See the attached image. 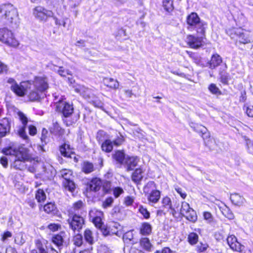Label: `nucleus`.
<instances>
[{"instance_id":"obj_1","label":"nucleus","mask_w":253,"mask_h":253,"mask_svg":"<svg viewBox=\"0 0 253 253\" xmlns=\"http://www.w3.org/2000/svg\"><path fill=\"white\" fill-rule=\"evenodd\" d=\"M0 22L12 28H17L20 23L17 9L11 4L0 5Z\"/></svg>"},{"instance_id":"obj_2","label":"nucleus","mask_w":253,"mask_h":253,"mask_svg":"<svg viewBox=\"0 0 253 253\" xmlns=\"http://www.w3.org/2000/svg\"><path fill=\"white\" fill-rule=\"evenodd\" d=\"M57 103L56 109L59 112L62 113L64 123L67 126H70L75 124L79 119L80 115L74 113L73 104L60 100Z\"/></svg>"},{"instance_id":"obj_3","label":"nucleus","mask_w":253,"mask_h":253,"mask_svg":"<svg viewBox=\"0 0 253 253\" xmlns=\"http://www.w3.org/2000/svg\"><path fill=\"white\" fill-rule=\"evenodd\" d=\"M186 20L189 25L188 29L190 31L195 30L198 34L205 36L207 23L201 20L196 13H191L187 16Z\"/></svg>"},{"instance_id":"obj_4","label":"nucleus","mask_w":253,"mask_h":253,"mask_svg":"<svg viewBox=\"0 0 253 253\" xmlns=\"http://www.w3.org/2000/svg\"><path fill=\"white\" fill-rule=\"evenodd\" d=\"M227 34L232 39L237 38V42L242 44H247L252 42L251 32L241 28H234L226 31Z\"/></svg>"},{"instance_id":"obj_5","label":"nucleus","mask_w":253,"mask_h":253,"mask_svg":"<svg viewBox=\"0 0 253 253\" xmlns=\"http://www.w3.org/2000/svg\"><path fill=\"white\" fill-rule=\"evenodd\" d=\"M0 41L10 46L16 47L19 45L13 32L6 27L0 28Z\"/></svg>"},{"instance_id":"obj_6","label":"nucleus","mask_w":253,"mask_h":253,"mask_svg":"<svg viewBox=\"0 0 253 253\" xmlns=\"http://www.w3.org/2000/svg\"><path fill=\"white\" fill-rule=\"evenodd\" d=\"M32 14L35 18L40 22H46L49 18L54 15L52 11L41 5L36 6L33 9Z\"/></svg>"},{"instance_id":"obj_7","label":"nucleus","mask_w":253,"mask_h":253,"mask_svg":"<svg viewBox=\"0 0 253 253\" xmlns=\"http://www.w3.org/2000/svg\"><path fill=\"white\" fill-rule=\"evenodd\" d=\"M180 213L191 222H195L197 220L196 211L190 207L189 204L185 202H182Z\"/></svg>"},{"instance_id":"obj_8","label":"nucleus","mask_w":253,"mask_h":253,"mask_svg":"<svg viewBox=\"0 0 253 253\" xmlns=\"http://www.w3.org/2000/svg\"><path fill=\"white\" fill-rule=\"evenodd\" d=\"M29 158L26 149L22 148L21 154L15 158L12 166L16 169L22 170L25 168L24 162L28 161Z\"/></svg>"},{"instance_id":"obj_9","label":"nucleus","mask_w":253,"mask_h":253,"mask_svg":"<svg viewBox=\"0 0 253 253\" xmlns=\"http://www.w3.org/2000/svg\"><path fill=\"white\" fill-rule=\"evenodd\" d=\"M30 87V82H22L19 84H15L10 86V89L17 96L22 97L28 92Z\"/></svg>"},{"instance_id":"obj_10","label":"nucleus","mask_w":253,"mask_h":253,"mask_svg":"<svg viewBox=\"0 0 253 253\" xmlns=\"http://www.w3.org/2000/svg\"><path fill=\"white\" fill-rule=\"evenodd\" d=\"M70 227L75 232L79 231L84 224V219L80 215L75 214L67 220Z\"/></svg>"},{"instance_id":"obj_11","label":"nucleus","mask_w":253,"mask_h":253,"mask_svg":"<svg viewBox=\"0 0 253 253\" xmlns=\"http://www.w3.org/2000/svg\"><path fill=\"white\" fill-rule=\"evenodd\" d=\"M75 91L77 93H80L83 97L88 101H90L91 99L94 98V94L92 90L84 85H77L75 87Z\"/></svg>"},{"instance_id":"obj_12","label":"nucleus","mask_w":253,"mask_h":253,"mask_svg":"<svg viewBox=\"0 0 253 253\" xmlns=\"http://www.w3.org/2000/svg\"><path fill=\"white\" fill-rule=\"evenodd\" d=\"M11 119L4 118L0 120V137H3L10 132L11 129Z\"/></svg>"},{"instance_id":"obj_13","label":"nucleus","mask_w":253,"mask_h":253,"mask_svg":"<svg viewBox=\"0 0 253 253\" xmlns=\"http://www.w3.org/2000/svg\"><path fill=\"white\" fill-rule=\"evenodd\" d=\"M32 86L41 93L48 87L46 79L42 77H36L33 82Z\"/></svg>"},{"instance_id":"obj_14","label":"nucleus","mask_w":253,"mask_h":253,"mask_svg":"<svg viewBox=\"0 0 253 253\" xmlns=\"http://www.w3.org/2000/svg\"><path fill=\"white\" fill-rule=\"evenodd\" d=\"M187 44L194 49H197L203 45V37H199L193 35H188L186 39Z\"/></svg>"},{"instance_id":"obj_15","label":"nucleus","mask_w":253,"mask_h":253,"mask_svg":"<svg viewBox=\"0 0 253 253\" xmlns=\"http://www.w3.org/2000/svg\"><path fill=\"white\" fill-rule=\"evenodd\" d=\"M227 242L230 249L236 252H241L244 246L237 241V238L234 235H229L227 239Z\"/></svg>"},{"instance_id":"obj_16","label":"nucleus","mask_w":253,"mask_h":253,"mask_svg":"<svg viewBox=\"0 0 253 253\" xmlns=\"http://www.w3.org/2000/svg\"><path fill=\"white\" fill-rule=\"evenodd\" d=\"M138 162V159L137 157L126 156L123 166L126 168L127 171H130L136 166Z\"/></svg>"},{"instance_id":"obj_17","label":"nucleus","mask_w":253,"mask_h":253,"mask_svg":"<svg viewBox=\"0 0 253 253\" xmlns=\"http://www.w3.org/2000/svg\"><path fill=\"white\" fill-rule=\"evenodd\" d=\"M66 237V233L65 232H61L59 234L53 235L52 237V242L58 247L59 250L63 246Z\"/></svg>"},{"instance_id":"obj_18","label":"nucleus","mask_w":253,"mask_h":253,"mask_svg":"<svg viewBox=\"0 0 253 253\" xmlns=\"http://www.w3.org/2000/svg\"><path fill=\"white\" fill-rule=\"evenodd\" d=\"M41 92L36 90L32 86V84L30 83V87L28 89V92L26 95L31 101H35L38 100L41 98Z\"/></svg>"},{"instance_id":"obj_19","label":"nucleus","mask_w":253,"mask_h":253,"mask_svg":"<svg viewBox=\"0 0 253 253\" xmlns=\"http://www.w3.org/2000/svg\"><path fill=\"white\" fill-rule=\"evenodd\" d=\"M222 62L221 57L217 53L212 55L211 60L208 63L209 68L213 69L219 66Z\"/></svg>"},{"instance_id":"obj_20","label":"nucleus","mask_w":253,"mask_h":253,"mask_svg":"<svg viewBox=\"0 0 253 253\" xmlns=\"http://www.w3.org/2000/svg\"><path fill=\"white\" fill-rule=\"evenodd\" d=\"M126 156L124 152L122 150H117L116 151L114 154L112 155V157L116 162L123 166L125 160Z\"/></svg>"},{"instance_id":"obj_21","label":"nucleus","mask_w":253,"mask_h":253,"mask_svg":"<svg viewBox=\"0 0 253 253\" xmlns=\"http://www.w3.org/2000/svg\"><path fill=\"white\" fill-rule=\"evenodd\" d=\"M230 200L233 204L238 206H242L246 202L245 198L237 193L231 194Z\"/></svg>"},{"instance_id":"obj_22","label":"nucleus","mask_w":253,"mask_h":253,"mask_svg":"<svg viewBox=\"0 0 253 253\" xmlns=\"http://www.w3.org/2000/svg\"><path fill=\"white\" fill-rule=\"evenodd\" d=\"M140 246L145 251L151 252L153 248L150 240L146 237L141 238L140 240Z\"/></svg>"},{"instance_id":"obj_23","label":"nucleus","mask_w":253,"mask_h":253,"mask_svg":"<svg viewBox=\"0 0 253 253\" xmlns=\"http://www.w3.org/2000/svg\"><path fill=\"white\" fill-rule=\"evenodd\" d=\"M103 82L105 85L113 89L119 88V83L117 80L113 78H105L103 79Z\"/></svg>"},{"instance_id":"obj_24","label":"nucleus","mask_w":253,"mask_h":253,"mask_svg":"<svg viewBox=\"0 0 253 253\" xmlns=\"http://www.w3.org/2000/svg\"><path fill=\"white\" fill-rule=\"evenodd\" d=\"M35 244L36 249L32 250L31 253H48L46 251V246L43 244L40 240H36Z\"/></svg>"},{"instance_id":"obj_25","label":"nucleus","mask_w":253,"mask_h":253,"mask_svg":"<svg viewBox=\"0 0 253 253\" xmlns=\"http://www.w3.org/2000/svg\"><path fill=\"white\" fill-rule=\"evenodd\" d=\"M143 171L141 168L136 169L132 174V180L135 183H139L143 178Z\"/></svg>"},{"instance_id":"obj_26","label":"nucleus","mask_w":253,"mask_h":253,"mask_svg":"<svg viewBox=\"0 0 253 253\" xmlns=\"http://www.w3.org/2000/svg\"><path fill=\"white\" fill-rule=\"evenodd\" d=\"M160 192L157 190H153L148 196V200L150 203H157L160 198Z\"/></svg>"},{"instance_id":"obj_27","label":"nucleus","mask_w":253,"mask_h":253,"mask_svg":"<svg viewBox=\"0 0 253 253\" xmlns=\"http://www.w3.org/2000/svg\"><path fill=\"white\" fill-rule=\"evenodd\" d=\"M101 181L99 179L95 178L90 181L88 188L90 191H98L101 186Z\"/></svg>"},{"instance_id":"obj_28","label":"nucleus","mask_w":253,"mask_h":253,"mask_svg":"<svg viewBox=\"0 0 253 253\" xmlns=\"http://www.w3.org/2000/svg\"><path fill=\"white\" fill-rule=\"evenodd\" d=\"M152 232V226L148 222H143L140 227V234L143 236L149 235Z\"/></svg>"},{"instance_id":"obj_29","label":"nucleus","mask_w":253,"mask_h":253,"mask_svg":"<svg viewBox=\"0 0 253 253\" xmlns=\"http://www.w3.org/2000/svg\"><path fill=\"white\" fill-rule=\"evenodd\" d=\"M22 149L17 150L15 148H13L11 147L5 148L2 150V152L6 155H13L16 158L18 155H19L21 153Z\"/></svg>"},{"instance_id":"obj_30","label":"nucleus","mask_w":253,"mask_h":253,"mask_svg":"<svg viewBox=\"0 0 253 253\" xmlns=\"http://www.w3.org/2000/svg\"><path fill=\"white\" fill-rule=\"evenodd\" d=\"M62 184L64 189L66 191L73 193L76 189V185L73 180L62 181Z\"/></svg>"},{"instance_id":"obj_31","label":"nucleus","mask_w":253,"mask_h":253,"mask_svg":"<svg viewBox=\"0 0 253 253\" xmlns=\"http://www.w3.org/2000/svg\"><path fill=\"white\" fill-rule=\"evenodd\" d=\"M60 175L63 178V181H69L73 180V172L71 170L64 169L60 171Z\"/></svg>"},{"instance_id":"obj_32","label":"nucleus","mask_w":253,"mask_h":253,"mask_svg":"<svg viewBox=\"0 0 253 253\" xmlns=\"http://www.w3.org/2000/svg\"><path fill=\"white\" fill-rule=\"evenodd\" d=\"M101 148L103 151L110 152L113 148V142L110 139L105 140L101 145Z\"/></svg>"},{"instance_id":"obj_33","label":"nucleus","mask_w":253,"mask_h":253,"mask_svg":"<svg viewBox=\"0 0 253 253\" xmlns=\"http://www.w3.org/2000/svg\"><path fill=\"white\" fill-rule=\"evenodd\" d=\"M190 127L193 129L196 132L202 134V133L205 131H207V128L204 126L195 124L194 123H190L189 124Z\"/></svg>"},{"instance_id":"obj_34","label":"nucleus","mask_w":253,"mask_h":253,"mask_svg":"<svg viewBox=\"0 0 253 253\" xmlns=\"http://www.w3.org/2000/svg\"><path fill=\"white\" fill-rule=\"evenodd\" d=\"M103 215V213L101 211L96 209H91L89 212V217L90 220L97 217H102Z\"/></svg>"},{"instance_id":"obj_35","label":"nucleus","mask_w":253,"mask_h":253,"mask_svg":"<svg viewBox=\"0 0 253 253\" xmlns=\"http://www.w3.org/2000/svg\"><path fill=\"white\" fill-rule=\"evenodd\" d=\"M94 166L93 164L88 162H84L82 166V170L85 173H89L93 171Z\"/></svg>"},{"instance_id":"obj_36","label":"nucleus","mask_w":253,"mask_h":253,"mask_svg":"<svg viewBox=\"0 0 253 253\" xmlns=\"http://www.w3.org/2000/svg\"><path fill=\"white\" fill-rule=\"evenodd\" d=\"M60 152L62 156L65 157H71V153L69 148V145L64 144L60 146Z\"/></svg>"},{"instance_id":"obj_37","label":"nucleus","mask_w":253,"mask_h":253,"mask_svg":"<svg viewBox=\"0 0 253 253\" xmlns=\"http://www.w3.org/2000/svg\"><path fill=\"white\" fill-rule=\"evenodd\" d=\"M156 184L154 181H149L144 187L143 191L145 193L148 194L153 190H155Z\"/></svg>"},{"instance_id":"obj_38","label":"nucleus","mask_w":253,"mask_h":253,"mask_svg":"<svg viewBox=\"0 0 253 253\" xmlns=\"http://www.w3.org/2000/svg\"><path fill=\"white\" fill-rule=\"evenodd\" d=\"M84 237L87 242L90 244L93 243V237L92 232L89 229H86L84 232Z\"/></svg>"},{"instance_id":"obj_39","label":"nucleus","mask_w":253,"mask_h":253,"mask_svg":"<svg viewBox=\"0 0 253 253\" xmlns=\"http://www.w3.org/2000/svg\"><path fill=\"white\" fill-rule=\"evenodd\" d=\"M198 235L194 232L190 233L188 237V240L191 245L196 244L198 241Z\"/></svg>"},{"instance_id":"obj_40","label":"nucleus","mask_w":253,"mask_h":253,"mask_svg":"<svg viewBox=\"0 0 253 253\" xmlns=\"http://www.w3.org/2000/svg\"><path fill=\"white\" fill-rule=\"evenodd\" d=\"M36 198L38 202H43L46 198L44 191L42 190H38L36 194Z\"/></svg>"},{"instance_id":"obj_41","label":"nucleus","mask_w":253,"mask_h":253,"mask_svg":"<svg viewBox=\"0 0 253 253\" xmlns=\"http://www.w3.org/2000/svg\"><path fill=\"white\" fill-rule=\"evenodd\" d=\"M163 6L167 11H170L173 9L172 1L171 0H163Z\"/></svg>"},{"instance_id":"obj_42","label":"nucleus","mask_w":253,"mask_h":253,"mask_svg":"<svg viewBox=\"0 0 253 253\" xmlns=\"http://www.w3.org/2000/svg\"><path fill=\"white\" fill-rule=\"evenodd\" d=\"M219 75L220 82L223 84H227L229 80V74L226 72H221Z\"/></svg>"},{"instance_id":"obj_43","label":"nucleus","mask_w":253,"mask_h":253,"mask_svg":"<svg viewBox=\"0 0 253 253\" xmlns=\"http://www.w3.org/2000/svg\"><path fill=\"white\" fill-rule=\"evenodd\" d=\"M94 107L101 108L103 107V103L94 95V98H92L88 101Z\"/></svg>"},{"instance_id":"obj_44","label":"nucleus","mask_w":253,"mask_h":253,"mask_svg":"<svg viewBox=\"0 0 253 253\" xmlns=\"http://www.w3.org/2000/svg\"><path fill=\"white\" fill-rule=\"evenodd\" d=\"M132 231V230L129 231L124 234L123 238L124 242L126 243H129L133 239V234Z\"/></svg>"},{"instance_id":"obj_45","label":"nucleus","mask_w":253,"mask_h":253,"mask_svg":"<svg viewBox=\"0 0 253 253\" xmlns=\"http://www.w3.org/2000/svg\"><path fill=\"white\" fill-rule=\"evenodd\" d=\"M55 209L56 207L54 204L51 202L46 204L44 206V211L48 213L53 211H55Z\"/></svg>"},{"instance_id":"obj_46","label":"nucleus","mask_w":253,"mask_h":253,"mask_svg":"<svg viewBox=\"0 0 253 253\" xmlns=\"http://www.w3.org/2000/svg\"><path fill=\"white\" fill-rule=\"evenodd\" d=\"M58 74L62 77H66V75H72L71 72L68 70H65L63 67L59 66L57 70Z\"/></svg>"},{"instance_id":"obj_47","label":"nucleus","mask_w":253,"mask_h":253,"mask_svg":"<svg viewBox=\"0 0 253 253\" xmlns=\"http://www.w3.org/2000/svg\"><path fill=\"white\" fill-rule=\"evenodd\" d=\"M138 211L143 216L145 219H148L150 217V212L146 209V208L143 207L142 206L139 207Z\"/></svg>"},{"instance_id":"obj_48","label":"nucleus","mask_w":253,"mask_h":253,"mask_svg":"<svg viewBox=\"0 0 253 253\" xmlns=\"http://www.w3.org/2000/svg\"><path fill=\"white\" fill-rule=\"evenodd\" d=\"M163 206L166 209L171 208V202L170 199L168 197L164 198L162 200Z\"/></svg>"},{"instance_id":"obj_49","label":"nucleus","mask_w":253,"mask_h":253,"mask_svg":"<svg viewBox=\"0 0 253 253\" xmlns=\"http://www.w3.org/2000/svg\"><path fill=\"white\" fill-rule=\"evenodd\" d=\"M91 220L97 228L102 229L103 222L102 221V217H97Z\"/></svg>"},{"instance_id":"obj_50","label":"nucleus","mask_w":253,"mask_h":253,"mask_svg":"<svg viewBox=\"0 0 253 253\" xmlns=\"http://www.w3.org/2000/svg\"><path fill=\"white\" fill-rule=\"evenodd\" d=\"M84 207V204L83 202L80 200L76 202H75L73 204V208L75 211H78L79 210H82Z\"/></svg>"},{"instance_id":"obj_51","label":"nucleus","mask_w":253,"mask_h":253,"mask_svg":"<svg viewBox=\"0 0 253 253\" xmlns=\"http://www.w3.org/2000/svg\"><path fill=\"white\" fill-rule=\"evenodd\" d=\"M48 131L45 128H43L42 132V136H41V141L42 143H44L46 144L48 142V138H47Z\"/></svg>"},{"instance_id":"obj_52","label":"nucleus","mask_w":253,"mask_h":253,"mask_svg":"<svg viewBox=\"0 0 253 253\" xmlns=\"http://www.w3.org/2000/svg\"><path fill=\"white\" fill-rule=\"evenodd\" d=\"M209 89L210 91L213 94H221V91L219 90V88L216 86V85L214 84H211L209 87Z\"/></svg>"},{"instance_id":"obj_53","label":"nucleus","mask_w":253,"mask_h":253,"mask_svg":"<svg viewBox=\"0 0 253 253\" xmlns=\"http://www.w3.org/2000/svg\"><path fill=\"white\" fill-rule=\"evenodd\" d=\"M124 140V139L123 136L122 135L120 134L119 136H117V138H116L112 141L113 145L119 146L123 143Z\"/></svg>"},{"instance_id":"obj_54","label":"nucleus","mask_w":253,"mask_h":253,"mask_svg":"<svg viewBox=\"0 0 253 253\" xmlns=\"http://www.w3.org/2000/svg\"><path fill=\"white\" fill-rule=\"evenodd\" d=\"M113 194L116 198H118L124 193V190L120 187H116L113 189Z\"/></svg>"},{"instance_id":"obj_55","label":"nucleus","mask_w":253,"mask_h":253,"mask_svg":"<svg viewBox=\"0 0 253 253\" xmlns=\"http://www.w3.org/2000/svg\"><path fill=\"white\" fill-rule=\"evenodd\" d=\"M25 128L26 126H23L21 127L18 130V134L21 137L23 138L24 139L26 140L28 139V136L26 133Z\"/></svg>"},{"instance_id":"obj_56","label":"nucleus","mask_w":253,"mask_h":253,"mask_svg":"<svg viewBox=\"0 0 253 253\" xmlns=\"http://www.w3.org/2000/svg\"><path fill=\"white\" fill-rule=\"evenodd\" d=\"M187 53L189 57L192 58L196 63H198L200 62L199 57L196 53L188 51H187Z\"/></svg>"},{"instance_id":"obj_57","label":"nucleus","mask_w":253,"mask_h":253,"mask_svg":"<svg viewBox=\"0 0 253 253\" xmlns=\"http://www.w3.org/2000/svg\"><path fill=\"white\" fill-rule=\"evenodd\" d=\"M63 1L64 0H49L50 4L55 8H58L59 6L61 5Z\"/></svg>"},{"instance_id":"obj_58","label":"nucleus","mask_w":253,"mask_h":253,"mask_svg":"<svg viewBox=\"0 0 253 253\" xmlns=\"http://www.w3.org/2000/svg\"><path fill=\"white\" fill-rule=\"evenodd\" d=\"M134 200V198L132 196H126L125 198L124 199V204L126 206H129L132 205L133 203Z\"/></svg>"},{"instance_id":"obj_59","label":"nucleus","mask_w":253,"mask_h":253,"mask_svg":"<svg viewBox=\"0 0 253 253\" xmlns=\"http://www.w3.org/2000/svg\"><path fill=\"white\" fill-rule=\"evenodd\" d=\"M18 115L23 126H26L28 119L25 114L22 112H19L18 113Z\"/></svg>"},{"instance_id":"obj_60","label":"nucleus","mask_w":253,"mask_h":253,"mask_svg":"<svg viewBox=\"0 0 253 253\" xmlns=\"http://www.w3.org/2000/svg\"><path fill=\"white\" fill-rule=\"evenodd\" d=\"M18 115L23 126H26L28 119L25 114L22 112H19L18 113Z\"/></svg>"},{"instance_id":"obj_61","label":"nucleus","mask_w":253,"mask_h":253,"mask_svg":"<svg viewBox=\"0 0 253 253\" xmlns=\"http://www.w3.org/2000/svg\"><path fill=\"white\" fill-rule=\"evenodd\" d=\"M223 214L229 219H232L234 217L233 213L229 209L224 210Z\"/></svg>"},{"instance_id":"obj_62","label":"nucleus","mask_w":253,"mask_h":253,"mask_svg":"<svg viewBox=\"0 0 253 253\" xmlns=\"http://www.w3.org/2000/svg\"><path fill=\"white\" fill-rule=\"evenodd\" d=\"M113 202V199L112 197L107 198L103 203V207L104 208H107L110 207Z\"/></svg>"},{"instance_id":"obj_63","label":"nucleus","mask_w":253,"mask_h":253,"mask_svg":"<svg viewBox=\"0 0 253 253\" xmlns=\"http://www.w3.org/2000/svg\"><path fill=\"white\" fill-rule=\"evenodd\" d=\"M8 70L7 66L0 61V74H6Z\"/></svg>"},{"instance_id":"obj_64","label":"nucleus","mask_w":253,"mask_h":253,"mask_svg":"<svg viewBox=\"0 0 253 253\" xmlns=\"http://www.w3.org/2000/svg\"><path fill=\"white\" fill-rule=\"evenodd\" d=\"M74 240H75V244L77 246H80V245H81L82 244V242H82L83 237H82V235H81V234H77L75 237Z\"/></svg>"}]
</instances>
